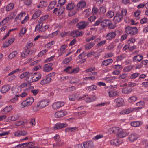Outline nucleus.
<instances>
[{"label":"nucleus","instance_id":"nucleus-1","mask_svg":"<svg viewBox=\"0 0 148 148\" xmlns=\"http://www.w3.org/2000/svg\"><path fill=\"white\" fill-rule=\"evenodd\" d=\"M125 32L127 34L134 35L138 32V29L136 27L128 26L125 28Z\"/></svg>","mask_w":148,"mask_h":148},{"label":"nucleus","instance_id":"nucleus-2","mask_svg":"<svg viewBox=\"0 0 148 148\" xmlns=\"http://www.w3.org/2000/svg\"><path fill=\"white\" fill-rule=\"evenodd\" d=\"M34 101V99L33 97H29L21 103V108H23L25 107L31 105Z\"/></svg>","mask_w":148,"mask_h":148},{"label":"nucleus","instance_id":"nucleus-3","mask_svg":"<svg viewBox=\"0 0 148 148\" xmlns=\"http://www.w3.org/2000/svg\"><path fill=\"white\" fill-rule=\"evenodd\" d=\"M41 74L39 72H35L34 73L33 76L31 75L30 80L31 82H36L40 79L41 77Z\"/></svg>","mask_w":148,"mask_h":148},{"label":"nucleus","instance_id":"nucleus-4","mask_svg":"<svg viewBox=\"0 0 148 148\" xmlns=\"http://www.w3.org/2000/svg\"><path fill=\"white\" fill-rule=\"evenodd\" d=\"M31 75L28 72H25L21 74L19 76V78L21 79L25 78L28 82H31L30 80Z\"/></svg>","mask_w":148,"mask_h":148},{"label":"nucleus","instance_id":"nucleus-5","mask_svg":"<svg viewBox=\"0 0 148 148\" xmlns=\"http://www.w3.org/2000/svg\"><path fill=\"white\" fill-rule=\"evenodd\" d=\"M129 132L124 130L120 128L117 132V136L119 138H123L127 136L129 134Z\"/></svg>","mask_w":148,"mask_h":148},{"label":"nucleus","instance_id":"nucleus-6","mask_svg":"<svg viewBox=\"0 0 148 148\" xmlns=\"http://www.w3.org/2000/svg\"><path fill=\"white\" fill-rule=\"evenodd\" d=\"M64 104V102L58 101L54 103L52 105V107L54 110H57L63 106Z\"/></svg>","mask_w":148,"mask_h":148},{"label":"nucleus","instance_id":"nucleus-7","mask_svg":"<svg viewBox=\"0 0 148 148\" xmlns=\"http://www.w3.org/2000/svg\"><path fill=\"white\" fill-rule=\"evenodd\" d=\"M88 24V22L83 21L78 23L76 25V26L79 29L81 30L85 28Z\"/></svg>","mask_w":148,"mask_h":148},{"label":"nucleus","instance_id":"nucleus-8","mask_svg":"<svg viewBox=\"0 0 148 148\" xmlns=\"http://www.w3.org/2000/svg\"><path fill=\"white\" fill-rule=\"evenodd\" d=\"M116 106L117 107H119L123 105L124 103V99L121 98H118L114 100Z\"/></svg>","mask_w":148,"mask_h":148},{"label":"nucleus","instance_id":"nucleus-9","mask_svg":"<svg viewBox=\"0 0 148 148\" xmlns=\"http://www.w3.org/2000/svg\"><path fill=\"white\" fill-rule=\"evenodd\" d=\"M53 65V63H51L45 64L43 66V71L45 72H48L51 71L53 69L52 67Z\"/></svg>","mask_w":148,"mask_h":148},{"label":"nucleus","instance_id":"nucleus-10","mask_svg":"<svg viewBox=\"0 0 148 148\" xmlns=\"http://www.w3.org/2000/svg\"><path fill=\"white\" fill-rule=\"evenodd\" d=\"M116 36L115 32H108L106 36V40H111L114 39Z\"/></svg>","mask_w":148,"mask_h":148},{"label":"nucleus","instance_id":"nucleus-11","mask_svg":"<svg viewBox=\"0 0 148 148\" xmlns=\"http://www.w3.org/2000/svg\"><path fill=\"white\" fill-rule=\"evenodd\" d=\"M49 102L45 100H43L39 102L37 105L38 108H43L49 104Z\"/></svg>","mask_w":148,"mask_h":148},{"label":"nucleus","instance_id":"nucleus-12","mask_svg":"<svg viewBox=\"0 0 148 148\" xmlns=\"http://www.w3.org/2000/svg\"><path fill=\"white\" fill-rule=\"evenodd\" d=\"M123 18L122 16L120 13L118 12L116 13L114 17L113 21L115 23H117L120 21Z\"/></svg>","mask_w":148,"mask_h":148},{"label":"nucleus","instance_id":"nucleus-13","mask_svg":"<svg viewBox=\"0 0 148 148\" xmlns=\"http://www.w3.org/2000/svg\"><path fill=\"white\" fill-rule=\"evenodd\" d=\"M83 145L84 148H93L94 147L92 141L84 142L83 143Z\"/></svg>","mask_w":148,"mask_h":148},{"label":"nucleus","instance_id":"nucleus-14","mask_svg":"<svg viewBox=\"0 0 148 148\" xmlns=\"http://www.w3.org/2000/svg\"><path fill=\"white\" fill-rule=\"evenodd\" d=\"M64 10V8L61 7L59 9L58 8H55L53 12V13H55V14L57 15L60 16L63 13Z\"/></svg>","mask_w":148,"mask_h":148},{"label":"nucleus","instance_id":"nucleus-15","mask_svg":"<svg viewBox=\"0 0 148 148\" xmlns=\"http://www.w3.org/2000/svg\"><path fill=\"white\" fill-rule=\"evenodd\" d=\"M66 114L67 112H66L64 111L63 110H60L55 113L54 114V116L56 118H60L63 117L66 115Z\"/></svg>","mask_w":148,"mask_h":148},{"label":"nucleus","instance_id":"nucleus-16","mask_svg":"<svg viewBox=\"0 0 148 148\" xmlns=\"http://www.w3.org/2000/svg\"><path fill=\"white\" fill-rule=\"evenodd\" d=\"M27 132L25 131L18 130L14 132V136L15 137H19L22 136H24L26 135Z\"/></svg>","mask_w":148,"mask_h":148},{"label":"nucleus","instance_id":"nucleus-17","mask_svg":"<svg viewBox=\"0 0 148 148\" xmlns=\"http://www.w3.org/2000/svg\"><path fill=\"white\" fill-rule=\"evenodd\" d=\"M86 5V3L85 1L83 0L81 1L77 4L76 7V9L78 10H81Z\"/></svg>","mask_w":148,"mask_h":148},{"label":"nucleus","instance_id":"nucleus-18","mask_svg":"<svg viewBox=\"0 0 148 148\" xmlns=\"http://www.w3.org/2000/svg\"><path fill=\"white\" fill-rule=\"evenodd\" d=\"M10 86L9 85H5L3 86L1 88L0 91L2 93H5L10 89Z\"/></svg>","mask_w":148,"mask_h":148},{"label":"nucleus","instance_id":"nucleus-19","mask_svg":"<svg viewBox=\"0 0 148 148\" xmlns=\"http://www.w3.org/2000/svg\"><path fill=\"white\" fill-rule=\"evenodd\" d=\"M101 25L103 27H107V26H110V25H111V22L110 20L108 19L102 20Z\"/></svg>","mask_w":148,"mask_h":148},{"label":"nucleus","instance_id":"nucleus-20","mask_svg":"<svg viewBox=\"0 0 148 148\" xmlns=\"http://www.w3.org/2000/svg\"><path fill=\"white\" fill-rule=\"evenodd\" d=\"M39 24L37 25L35 27V31H38L39 32H42L44 31L43 29L42 24L43 22H41V21L38 22Z\"/></svg>","mask_w":148,"mask_h":148},{"label":"nucleus","instance_id":"nucleus-21","mask_svg":"<svg viewBox=\"0 0 148 148\" xmlns=\"http://www.w3.org/2000/svg\"><path fill=\"white\" fill-rule=\"evenodd\" d=\"M12 109V106L11 105L7 106L1 111V112L3 114H7L10 112Z\"/></svg>","mask_w":148,"mask_h":148},{"label":"nucleus","instance_id":"nucleus-22","mask_svg":"<svg viewBox=\"0 0 148 148\" xmlns=\"http://www.w3.org/2000/svg\"><path fill=\"white\" fill-rule=\"evenodd\" d=\"M120 129L119 127H114L110 128L108 129V131L111 134H115L116 133L117 134Z\"/></svg>","mask_w":148,"mask_h":148},{"label":"nucleus","instance_id":"nucleus-23","mask_svg":"<svg viewBox=\"0 0 148 148\" xmlns=\"http://www.w3.org/2000/svg\"><path fill=\"white\" fill-rule=\"evenodd\" d=\"M27 84L26 82H24L22 84L17 88V90H16V92L17 93L20 92L22 90L23 88L27 87Z\"/></svg>","mask_w":148,"mask_h":148},{"label":"nucleus","instance_id":"nucleus-24","mask_svg":"<svg viewBox=\"0 0 148 148\" xmlns=\"http://www.w3.org/2000/svg\"><path fill=\"white\" fill-rule=\"evenodd\" d=\"M51 80V79L50 77H47L42 80L40 82V84L42 85H45L49 83Z\"/></svg>","mask_w":148,"mask_h":148},{"label":"nucleus","instance_id":"nucleus-25","mask_svg":"<svg viewBox=\"0 0 148 148\" xmlns=\"http://www.w3.org/2000/svg\"><path fill=\"white\" fill-rule=\"evenodd\" d=\"M143 58L141 55H137L135 56L133 58V60L134 62H138L140 61Z\"/></svg>","mask_w":148,"mask_h":148},{"label":"nucleus","instance_id":"nucleus-26","mask_svg":"<svg viewBox=\"0 0 148 148\" xmlns=\"http://www.w3.org/2000/svg\"><path fill=\"white\" fill-rule=\"evenodd\" d=\"M137 138V135L135 134H132L128 137L129 140L131 142H133L136 140Z\"/></svg>","mask_w":148,"mask_h":148},{"label":"nucleus","instance_id":"nucleus-27","mask_svg":"<svg viewBox=\"0 0 148 148\" xmlns=\"http://www.w3.org/2000/svg\"><path fill=\"white\" fill-rule=\"evenodd\" d=\"M142 124V122L139 121H136L132 122L130 125L131 126L133 127H136L140 126Z\"/></svg>","mask_w":148,"mask_h":148},{"label":"nucleus","instance_id":"nucleus-28","mask_svg":"<svg viewBox=\"0 0 148 148\" xmlns=\"http://www.w3.org/2000/svg\"><path fill=\"white\" fill-rule=\"evenodd\" d=\"M132 91V88L129 87H126L123 88L122 90V92L124 94H129Z\"/></svg>","mask_w":148,"mask_h":148},{"label":"nucleus","instance_id":"nucleus-29","mask_svg":"<svg viewBox=\"0 0 148 148\" xmlns=\"http://www.w3.org/2000/svg\"><path fill=\"white\" fill-rule=\"evenodd\" d=\"M108 93L109 97H115L119 95L118 93L116 91L114 90H111L108 91Z\"/></svg>","mask_w":148,"mask_h":148},{"label":"nucleus","instance_id":"nucleus-30","mask_svg":"<svg viewBox=\"0 0 148 148\" xmlns=\"http://www.w3.org/2000/svg\"><path fill=\"white\" fill-rule=\"evenodd\" d=\"M66 47L67 46L65 45H63L61 46L60 48L58 50V51L60 50V51L59 53V56H61L63 53V52L62 51L65 50Z\"/></svg>","mask_w":148,"mask_h":148},{"label":"nucleus","instance_id":"nucleus-31","mask_svg":"<svg viewBox=\"0 0 148 148\" xmlns=\"http://www.w3.org/2000/svg\"><path fill=\"white\" fill-rule=\"evenodd\" d=\"M113 62V60L112 59H109L103 61L102 62V64L105 66H106L109 64H110L112 63Z\"/></svg>","mask_w":148,"mask_h":148},{"label":"nucleus","instance_id":"nucleus-32","mask_svg":"<svg viewBox=\"0 0 148 148\" xmlns=\"http://www.w3.org/2000/svg\"><path fill=\"white\" fill-rule=\"evenodd\" d=\"M77 128L76 127H68L65 129L66 132H74V131H77Z\"/></svg>","mask_w":148,"mask_h":148},{"label":"nucleus","instance_id":"nucleus-33","mask_svg":"<svg viewBox=\"0 0 148 148\" xmlns=\"http://www.w3.org/2000/svg\"><path fill=\"white\" fill-rule=\"evenodd\" d=\"M75 7V5L73 3H69L66 7V9L69 10H73Z\"/></svg>","mask_w":148,"mask_h":148},{"label":"nucleus","instance_id":"nucleus-34","mask_svg":"<svg viewBox=\"0 0 148 148\" xmlns=\"http://www.w3.org/2000/svg\"><path fill=\"white\" fill-rule=\"evenodd\" d=\"M106 11V8L104 7H100L98 9V14H103Z\"/></svg>","mask_w":148,"mask_h":148},{"label":"nucleus","instance_id":"nucleus-35","mask_svg":"<svg viewBox=\"0 0 148 148\" xmlns=\"http://www.w3.org/2000/svg\"><path fill=\"white\" fill-rule=\"evenodd\" d=\"M56 3V1L51 2L48 7V10H50L54 8Z\"/></svg>","mask_w":148,"mask_h":148},{"label":"nucleus","instance_id":"nucleus-36","mask_svg":"<svg viewBox=\"0 0 148 148\" xmlns=\"http://www.w3.org/2000/svg\"><path fill=\"white\" fill-rule=\"evenodd\" d=\"M41 12L40 10L36 11L33 15L32 18V19H35L38 17L40 15Z\"/></svg>","mask_w":148,"mask_h":148},{"label":"nucleus","instance_id":"nucleus-37","mask_svg":"<svg viewBox=\"0 0 148 148\" xmlns=\"http://www.w3.org/2000/svg\"><path fill=\"white\" fill-rule=\"evenodd\" d=\"M47 5V3L46 1H42L40 2L39 5L37 6L38 8H42L46 7Z\"/></svg>","mask_w":148,"mask_h":148},{"label":"nucleus","instance_id":"nucleus-38","mask_svg":"<svg viewBox=\"0 0 148 148\" xmlns=\"http://www.w3.org/2000/svg\"><path fill=\"white\" fill-rule=\"evenodd\" d=\"M14 6V5L13 3H11L8 5L6 8V10L7 11H9L13 9Z\"/></svg>","mask_w":148,"mask_h":148},{"label":"nucleus","instance_id":"nucleus-39","mask_svg":"<svg viewBox=\"0 0 148 148\" xmlns=\"http://www.w3.org/2000/svg\"><path fill=\"white\" fill-rule=\"evenodd\" d=\"M84 13L85 14V17H88L91 13V9L90 8L86 9L84 11Z\"/></svg>","mask_w":148,"mask_h":148},{"label":"nucleus","instance_id":"nucleus-40","mask_svg":"<svg viewBox=\"0 0 148 148\" xmlns=\"http://www.w3.org/2000/svg\"><path fill=\"white\" fill-rule=\"evenodd\" d=\"M95 42H90L85 45V48L87 50H88L92 48L95 45Z\"/></svg>","mask_w":148,"mask_h":148},{"label":"nucleus","instance_id":"nucleus-41","mask_svg":"<svg viewBox=\"0 0 148 148\" xmlns=\"http://www.w3.org/2000/svg\"><path fill=\"white\" fill-rule=\"evenodd\" d=\"M137 99V97L134 96H131L128 99V101L129 103H133L136 101Z\"/></svg>","mask_w":148,"mask_h":148},{"label":"nucleus","instance_id":"nucleus-42","mask_svg":"<svg viewBox=\"0 0 148 148\" xmlns=\"http://www.w3.org/2000/svg\"><path fill=\"white\" fill-rule=\"evenodd\" d=\"M19 118V116L18 114H14L11 117L10 119H8V121H16Z\"/></svg>","mask_w":148,"mask_h":148},{"label":"nucleus","instance_id":"nucleus-43","mask_svg":"<svg viewBox=\"0 0 148 148\" xmlns=\"http://www.w3.org/2000/svg\"><path fill=\"white\" fill-rule=\"evenodd\" d=\"M116 79L115 77H106L105 78V80L108 82H112Z\"/></svg>","mask_w":148,"mask_h":148},{"label":"nucleus","instance_id":"nucleus-44","mask_svg":"<svg viewBox=\"0 0 148 148\" xmlns=\"http://www.w3.org/2000/svg\"><path fill=\"white\" fill-rule=\"evenodd\" d=\"M48 51L47 49L42 50L39 53L37 56L38 57H42Z\"/></svg>","mask_w":148,"mask_h":148},{"label":"nucleus","instance_id":"nucleus-45","mask_svg":"<svg viewBox=\"0 0 148 148\" xmlns=\"http://www.w3.org/2000/svg\"><path fill=\"white\" fill-rule=\"evenodd\" d=\"M97 89V86L95 85L90 86L86 88L87 90L89 91H90L92 90H96Z\"/></svg>","mask_w":148,"mask_h":148},{"label":"nucleus","instance_id":"nucleus-46","mask_svg":"<svg viewBox=\"0 0 148 148\" xmlns=\"http://www.w3.org/2000/svg\"><path fill=\"white\" fill-rule=\"evenodd\" d=\"M79 71L78 68H76L73 69H71V71L69 72L70 74H75L78 73Z\"/></svg>","mask_w":148,"mask_h":148},{"label":"nucleus","instance_id":"nucleus-47","mask_svg":"<svg viewBox=\"0 0 148 148\" xmlns=\"http://www.w3.org/2000/svg\"><path fill=\"white\" fill-rule=\"evenodd\" d=\"M9 19V16L3 19L0 23V25H5L8 23Z\"/></svg>","mask_w":148,"mask_h":148},{"label":"nucleus","instance_id":"nucleus-48","mask_svg":"<svg viewBox=\"0 0 148 148\" xmlns=\"http://www.w3.org/2000/svg\"><path fill=\"white\" fill-rule=\"evenodd\" d=\"M133 68L132 65L127 66L124 68L123 70L125 72H127L130 71Z\"/></svg>","mask_w":148,"mask_h":148},{"label":"nucleus","instance_id":"nucleus-49","mask_svg":"<svg viewBox=\"0 0 148 148\" xmlns=\"http://www.w3.org/2000/svg\"><path fill=\"white\" fill-rule=\"evenodd\" d=\"M77 97L76 94H73L69 96V99L70 101H73L76 99Z\"/></svg>","mask_w":148,"mask_h":148},{"label":"nucleus","instance_id":"nucleus-50","mask_svg":"<svg viewBox=\"0 0 148 148\" xmlns=\"http://www.w3.org/2000/svg\"><path fill=\"white\" fill-rule=\"evenodd\" d=\"M102 18L101 17L100 18H99L97 21H96L93 24V25L94 26H97L102 22Z\"/></svg>","mask_w":148,"mask_h":148},{"label":"nucleus","instance_id":"nucleus-51","mask_svg":"<svg viewBox=\"0 0 148 148\" xmlns=\"http://www.w3.org/2000/svg\"><path fill=\"white\" fill-rule=\"evenodd\" d=\"M92 12L93 15H98L99 14L98 10L96 7H94L92 8Z\"/></svg>","mask_w":148,"mask_h":148},{"label":"nucleus","instance_id":"nucleus-52","mask_svg":"<svg viewBox=\"0 0 148 148\" xmlns=\"http://www.w3.org/2000/svg\"><path fill=\"white\" fill-rule=\"evenodd\" d=\"M110 143L112 145H117L119 144L118 140L117 139H114L111 140L110 141Z\"/></svg>","mask_w":148,"mask_h":148},{"label":"nucleus","instance_id":"nucleus-53","mask_svg":"<svg viewBox=\"0 0 148 148\" xmlns=\"http://www.w3.org/2000/svg\"><path fill=\"white\" fill-rule=\"evenodd\" d=\"M18 96H16L15 97H14L10 99L8 101V103H16L18 101Z\"/></svg>","mask_w":148,"mask_h":148},{"label":"nucleus","instance_id":"nucleus-54","mask_svg":"<svg viewBox=\"0 0 148 148\" xmlns=\"http://www.w3.org/2000/svg\"><path fill=\"white\" fill-rule=\"evenodd\" d=\"M17 54V51H14L9 54V58L12 59L15 57Z\"/></svg>","mask_w":148,"mask_h":148},{"label":"nucleus","instance_id":"nucleus-55","mask_svg":"<svg viewBox=\"0 0 148 148\" xmlns=\"http://www.w3.org/2000/svg\"><path fill=\"white\" fill-rule=\"evenodd\" d=\"M114 12L112 11H109L107 13V16L108 18H111L114 15Z\"/></svg>","mask_w":148,"mask_h":148},{"label":"nucleus","instance_id":"nucleus-56","mask_svg":"<svg viewBox=\"0 0 148 148\" xmlns=\"http://www.w3.org/2000/svg\"><path fill=\"white\" fill-rule=\"evenodd\" d=\"M53 138L55 141L57 143L60 142L61 140V139L60 138L58 134H56V135Z\"/></svg>","mask_w":148,"mask_h":148},{"label":"nucleus","instance_id":"nucleus-57","mask_svg":"<svg viewBox=\"0 0 148 148\" xmlns=\"http://www.w3.org/2000/svg\"><path fill=\"white\" fill-rule=\"evenodd\" d=\"M139 75V73H136L132 74L130 76V77L131 79H134L136 78Z\"/></svg>","mask_w":148,"mask_h":148},{"label":"nucleus","instance_id":"nucleus-58","mask_svg":"<svg viewBox=\"0 0 148 148\" xmlns=\"http://www.w3.org/2000/svg\"><path fill=\"white\" fill-rule=\"evenodd\" d=\"M26 15L25 13H21L18 14L15 18V19H21L22 17L25 16Z\"/></svg>","mask_w":148,"mask_h":148},{"label":"nucleus","instance_id":"nucleus-59","mask_svg":"<svg viewBox=\"0 0 148 148\" xmlns=\"http://www.w3.org/2000/svg\"><path fill=\"white\" fill-rule=\"evenodd\" d=\"M48 17L49 16L48 15L44 16L40 18V19L38 21V22L41 21V22H42V21L46 20Z\"/></svg>","mask_w":148,"mask_h":148},{"label":"nucleus","instance_id":"nucleus-60","mask_svg":"<svg viewBox=\"0 0 148 148\" xmlns=\"http://www.w3.org/2000/svg\"><path fill=\"white\" fill-rule=\"evenodd\" d=\"M120 14H121L122 17L126 16L127 14V10L125 9H123Z\"/></svg>","mask_w":148,"mask_h":148},{"label":"nucleus","instance_id":"nucleus-61","mask_svg":"<svg viewBox=\"0 0 148 148\" xmlns=\"http://www.w3.org/2000/svg\"><path fill=\"white\" fill-rule=\"evenodd\" d=\"M127 76V75L126 74H120L118 77V78L119 79H125Z\"/></svg>","mask_w":148,"mask_h":148},{"label":"nucleus","instance_id":"nucleus-62","mask_svg":"<svg viewBox=\"0 0 148 148\" xmlns=\"http://www.w3.org/2000/svg\"><path fill=\"white\" fill-rule=\"evenodd\" d=\"M59 32H60L59 31L57 30L49 34V36L51 37H53L57 35Z\"/></svg>","mask_w":148,"mask_h":148},{"label":"nucleus","instance_id":"nucleus-63","mask_svg":"<svg viewBox=\"0 0 148 148\" xmlns=\"http://www.w3.org/2000/svg\"><path fill=\"white\" fill-rule=\"evenodd\" d=\"M113 68L117 70H121L123 68V66L121 65L117 64L114 66Z\"/></svg>","mask_w":148,"mask_h":148},{"label":"nucleus","instance_id":"nucleus-64","mask_svg":"<svg viewBox=\"0 0 148 148\" xmlns=\"http://www.w3.org/2000/svg\"><path fill=\"white\" fill-rule=\"evenodd\" d=\"M26 144L25 143H23L21 144H19L15 147V148H23L26 147L25 145Z\"/></svg>","mask_w":148,"mask_h":148}]
</instances>
